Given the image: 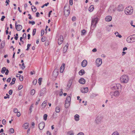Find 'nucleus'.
Masks as SVG:
<instances>
[{
    "label": "nucleus",
    "mask_w": 135,
    "mask_h": 135,
    "mask_svg": "<svg viewBox=\"0 0 135 135\" xmlns=\"http://www.w3.org/2000/svg\"><path fill=\"white\" fill-rule=\"evenodd\" d=\"M120 80L122 83H126L128 81L129 77L127 75H123L121 76Z\"/></svg>",
    "instance_id": "1"
},
{
    "label": "nucleus",
    "mask_w": 135,
    "mask_h": 135,
    "mask_svg": "<svg viewBox=\"0 0 135 135\" xmlns=\"http://www.w3.org/2000/svg\"><path fill=\"white\" fill-rule=\"evenodd\" d=\"M133 12V8L131 6L126 7L125 9V13L127 15H131Z\"/></svg>",
    "instance_id": "2"
},
{
    "label": "nucleus",
    "mask_w": 135,
    "mask_h": 135,
    "mask_svg": "<svg viewBox=\"0 0 135 135\" xmlns=\"http://www.w3.org/2000/svg\"><path fill=\"white\" fill-rule=\"evenodd\" d=\"M127 41L128 43H132L135 41V34L131 35L127 38Z\"/></svg>",
    "instance_id": "3"
},
{
    "label": "nucleus",
    "mask_w": 135,
    "mask_h": 135,
    "mask_svg": "<svg viewBox=\"0 0 135 135\" xmlns=\"http://www.w3.org/2000/svg\"><path fill=\"white\" fill-rule=\"evenodd\" d=\"M98 18L97 17H96L92 20L91 26V27L94 28L95 27L96 25L98 23Z\"/></svg>",
    "instance_id": "4"
},
{
    "label": "nucleus",
    "mask_w": 135,
    "mask_h": 135,
    "mask_svg": "<svg viewBox=\"0 0 135 135\" xmlns=\"http://www.w3.org/2000/svg\"><path fill=\"white\" fill-rule=\"evenodd\" d=\"M119 92L117 90H115L114 92L112 91L110 93V94L112 96V98H113V96L117 97L119 96Z\"/></svg>",
    "instance_id": "5"
},
{
    "label": "nucleus",
    "mask_w": 135,
    "mask_h": 135,
    "mask_svg": "<svg viewBox=\"0 0 135 135\" xmlns=\"http://www.w3.org/2000/svg\"><path fill=\"white\" fill-rule=\"evenodd\" d=\"M66 6L65 5L64 8V15L65 16H69L70 13V10L68 9H66Z\"/></svg>",
    "instance_id": "6"
},
{
    "label": "nucleus",
    "mask_w": 135,
    "mask_h": 135,
    "mask_svg": "<svg viewBox=\"0 0 135 135\" xmlns=\"http://www.w3.org/2000/svg\"><path fill=\"white\" fill-rule=\"evenodd\" d=\"M96 63L98 67L100 66L102 63V59L100 58H98L96 60Z\"/></svg>",
    "instance_id": "7"
},
{
    "label": "nucleus",
    "mask_w": 135,
    "mask_h": 135,
    "mask_svg": "<svg viewBox=\"0 0 135 135\" xmlns=\"http://www.w3.org/2000/svg\"><path fill=\"white\" fill-rule=\"evenodd\" d=\"M63 37L62 36L60 35L58 39V43L59 45H60L62 44L63 41Z\"/></svg>",
    "instance_id": "8"
},
{
    "label": "nucleus",
    "mask_w": 135,
    "mask_h": 135,
    "mask_svg": "<svg viewBox=\"0 0 135 135\" xmlns=\"http://www.w3.org/2000/svg\"><path fill=\"white\" fill-rule=\"evenodd\" d=\"M15 27L17 31H20L22 28V26L20 25H17V22H16L15 23Z\"/></svg>",
    "instance_id": "9"
},
{
    "label": "nucleus",
    "mask_w": 135,
    "mask_h": 135,
    "mask_svg": "<svg viewBox=\"0 0 135 135\" xmlns=\"http://www.w3.org/2000/svg\"><path fill=\"white\" fill-rule=\"evenodd\" d=\"M45 126V123L44 122H42L39 124V128L40 130H42L44 127Z\"/></svg>",
    "instance_id": "10"
},
{
    "label": "nucleus",
    "mask_w": 135,
    "mask_h": 135,
    "mask_svg": "<svg viewBox=\"0 0 135 135\" xmlns=\"http://www.w3.org/2000/svg\"><path fill=\"white\" fill-rule=\"evenodd\" d=\"M58 74V72L57 69H55L54 70L52 74V75L55 78H56Z\"/></svg>",
    "instance_id": "11"
},
{
    "label": "nucleus",
    "mask_w": 135,
    "mask_h": 135,
    "mask_svg": "<svg viewBox=\"0 0 135 135\" xmlns=\"http://www.w3.org/2000/svg\"><path fill=\"white\" fill-rule=\"evenodd\" d=\"M88 91V88L87 87L81 89V91L83 93H86Z\"/></svg>",
    "instance_id": "12"
},
{
    "label": "nucleus",
    "mask_w": 135,
    "mask_h": 135,
    "mask_svg": "<svg viewBox=\"0 0 135 135\" xmlns=\"http://www.w3.org/2000/svg\"><path fill=\"white\" fill-rule=\"evenodd\" d=\"M71 97V94H70L69 95H68L67 97V98L65 102H70Z\"/></svg>",
    "instance_id": "13"
},
{
    "label": "nucleus",
    "mask_w": 135,
    "mask_h": 135,
    "mask_svg": "<svg viewBox=\"0 0 135 135\" xmlns=\"http://www.w3.org/2000/svg\"><path fill=\"white\" fill-rule=\"evenodd\" d=\"M46 90L45 88H43L40 92V96L41 97L44 95V93L45 92Z\"/></svg>",
    "instance_id": "14"
},
{
    "label": "nucleus",
    "mask_w": 135,
    "mask_h": 135,
    "mask_svg": "<svg viewBox=\"0 0 135 135\" xmlns=\"http://www.w3.org/2000/svg\"><path fill=\"white\" fill-rule=\"evenodd\" d=\"M79 82L81 84H84L85 83V80L83 78H81L79 80Z\"/></svg>",
    "instance_id": "15"
},
{
    "label": "nucleus",
    "mask_w": 135,
    "mask_h": 135,
    "mask_svg": "<svg viewBox=\"0 0 135 135\" xmlns=\"http://www.w3.org/2000/svg\"><path fill=\"white\" fill-rule=\"evenodd\" d=\"M87 64V61L85 60H84L81 62V65L83 67H85L86 66Z\"/></svg>",
    "instance_id": "16"
},
{
    "label": "nucleus",
    "mask_w": 135,
    "mask_h": 135,
    "mask_svg": "<svg viewBox=\"0 0 135 135\" xmlns=\"http://www.w3.org/2000/svg\"><path fill=\"white\" fill-rule=\"evenodd\" d=\"M65 66V64L64 63L62 64V65L61 66L60 68V73H62L64 71V66Z\"/></svg>",
    "instance_id": "17"
},
{
    "label": "nucleus",
    "mask_w": 135,
    "mask_h": 135,
    "mask_svg": "<svg viewBox=\"0 0 135 135\" xmlns=\"http://www.w3.org/2000/svg\"><path fill=\"white\" fill-rule=\"evenodd\" d=\"M112 17L110 16H107L105 18V20L109 22L111 20Z\"/></svg>",
    "instance_id": "18"
},
{
    "label": "nucleus",
    "mask_w": 135,
    "mask_h": 135,
    "mask_svg": "<svg viewBox=\"0 0 135 135\" xmlns=\"http://www.w3.org/2000/svg\"><path fill=\"white\" fill-rule=\"evenodd\" d=\"M68 44L67 43V45H66L63 48V52L64 53H65L67 51L68 49Z\"/></svg>",
    "instance_id": "19"
},
{
    "label": "nucleus",
    "mask_w": 135,
    "mask_h": 135,
    "mask_svg": "<svg viewBox=\"0 0 135 135\" xmlns=\"http://www.w3.org/2000/svg\"><path fill=\"white\" fill-rule=\"evenodd\" d=\"M72 83V82L71 81V80L69 81L68 83L67 86V89L68 90L69 89Z\"/></svg>",
    "instance_id": "20"
},
{
    "label": "nucleus",
    "mask_w": 135,
    "mask_h": 135,
    "mask_svg": "<svg viewBox=\"0 0 135 135\" xmlns=\"http://www.w3.org/2000/svg\"><path fill=\"white\" fill-rule=\"evenodd\" d=\"M85 73L84 70L83 69H81L80 70L79 73V74L80 75H82L84 74Z\"/></svg>",
    "instance_id": "21"
},
{
    "label": "nucleus",
    "mask_w": 135,
    "mask_h": 135,
    "mask_svg": "<svg viewBox=\"0 0 135 135\" xmlns=\"http://www.w3.org/2000/svg\"><path fill=\"white\" fill-rule=\"evenodd\" d=\"M123 6L122 5H119L118 6V10L119 11H123Z\"/></svg>",
    "instance_id": "22"
},
{
    "label": "nucleus",
    "mask_w": 135,
    "mask_h": 135,
    "mask_svg": "<svg viewBox=\"0 0 135 135\" xmlns=\"http://www.w3.org/2000/svg\"><path fill=\"white\" fill-rule=\"evenodd\" d=\"M74 117L76 121H79V116L78 115L76 114L74 116Z\"/></svg>",
    "instance_id": "23"
},
{
    "label": "nucleus",
    "mask_w": 135,
    "mask_h": 135,
    "mask_svg": "<svg viewBox=\"0 0 135 135\" xmlns=\"http://www.w3.org/2000/svg\"><path fill=\"white\" fill-rule=\"evenodd\" d=\"M5 44V42L4 41H3L0 46V48L3 49L4 46Z\"/></svg>",
    "instance_id": "24"
},
{
    "label": "nucleus",
    "mask_w": 135,
    "mask_h": 135,
    "mask_svg": "<svg viewBox=\"0 0 135 135\" xmlns=\"http://www.w3.org/2000/svg\"><path fill=\"white\" fill-rule=\"evenodd\" d=\"M70 102H65V107L66 108H68L70 105Z\"/></svg>",
    "instance_id": "25"
},
{
    "label": "nucleus",
    "mask_w": 135,
    "mask_h": 135,
    "mask_svg": "<svg viewBox=\"0 0 135 135\" xmlns=\"http://www.w3.org/2000/svg\"><path fill=\"white\" fill-rule=\"evenodd\" d=\"M32 10V11L35 12L37 10L36 8L34 6H32L31 7Z\"/></svg>",
    "instance_id": "26"
},
{
    "label": "nucleus",
    "mask_w": 135,
    "mask_h": 135,
    "mask_svg": "<svg viewBox=\"0 0 135 135\" xmlns=\"http://www.w3.org/2000/svg\"><path fill=\"white\" fill-rule=\"evenodd\" d=\"M114 34L117 37L118 36L120 38L122 37L121 35H120L117 32H115V33Z\"/></svg>",
    "instance_id": "27"
},
{
    "label": "nucleus",
    "mask_w": 135,
    "mask_h": 135,
    "mask_svg": "<svg viewBox=\"0 0 135 135\" xmlns=\"http://www.w3.org/2000/svg\"><path fill=\"white\" fill-rule=\"evenodd\" d=\"M94 9L93 6V5H91L89 8V10L90 12L92 11Z\"/></svg>",
    "instance_id": "28"
},
{
    "label": "nucleus",
    "mask_w": 135,
    "mask_h": 135,
    "mask_svg": "<svg viewBox=\"0 0 135 135\" xmlns=\"http://www.w3.org/2000/svg\"><path fill=\"white\" fill-rule=\"evenodd\" d=\"M29 126V124L27 123H25L23 125V126L25 129H27Z\"/></svg>",
    "instance_id": "29"
},
{
    "label": "nucleus",
    "mask_w": 135,
    "mask_h": 135,
    "mask_svg": "<svg viewBox=\"0 0 135 135\" xmlns=\"http://www.w3.org/2000/svg\"><path fill=\"white\" fill-rule=\"evenodd\" d=\"M47 103V101H45L43 102L42 103V106L44 108H45L46 106V104Z\"/></svg>",
    "instance_id": "30"
},
{
    "label": "nucleus",
    "mask_w": 135,
    "mask_h": 135,
    "mask_svg": "<svg viewBox=\"0 0 135 135\" xmlns=\"http://www.w3.org/2000/svg\"><path fill=\"white\" fill-rule=\"evenodd\" d=\"M6 70V68L5 67H3L2 69L1 72L3 74L4 73V72Z\"/></svg>",
    "instance_id": "31"
},
{
    "label": "nucleus",
    "mask_w": 135,
    "mask_h": 135,
    "mask_svg": "<svg viewBox=\"0 0 135 135\" xmlns=\"http://www.w3.org/2000/svg\"><path fill=\"white\" fill-rule=\"evenodd\" d=\"M116 89H118L121 87V85L120 84H116Z\"/></svg>",
    "instance_id": "32"
},
{
    "label": "nucleus",
    "mask_w": 135,
    "mask_h": 135,
    "mask_svg": "<svg viewBox=\"0 0 135 135\" xmlns=\"http://www.w3.org/2000/svg\"><path fill=\"white\" fill-rule=\"evenodd\" d=\"M60 111V109L58 107H57L55 108V112L56 113H59Z\"/></svg>",
    "instance_id": "33"
},
{
    "label": "nucleus",
    "mask_w": 135,
    "mask_h": 135,
    "mask_svg": "<svg viewBox=\"0 0 135 135\" xmlns=\"http://www.w3.org/2000/svg\"><path fill=\"white\" fill-rule=\"evenodd\" d=\"M57 115L56 113H54L52 115V117L53 118H57Z\"/></svg>",
    "instance_id": "34"
},
{
    "label": "nucleus",
    "mask_w": 135,
    "mask_h": 135,
    "mask_svg": "<svg viewBox=\"0 0 135 135\" xmlns=\"http://www.w3.org/2000/svg\"><path fill=\"white\" fill-rule=\"evenodd\" d=\"M86 31L84 29L83 30L81 31V35L82 36L84 35L86 33Z\"/></svg>",
    "instance_id": "35"
},
{
    "label": "nucleus",
    "mask_w": 135,
    "mask_h": 135,
    "mask_svg": "<svg viewBox=\"0 0 135 135\" xmlns=\"http://www.w3.org/2000/svg\"><path fill=\"white\" fill-rule=\"evenodd\" d=\"M42 80V78H40L38 79V83L39 85H41V81Z\"/></svg>",
    "instance_id": "36"
},
{
    "label": "nucleus",
    "mask_w": 135,
    "mask_h": 135,
    "mask_svg": "<svg viewBox=\"0 0 135 135\" xmlns=\"http://www.w3.org/2000/svg\"><path fill=\"white\" fill-rule=\"evenodd\" d=\"M46 39V38L45 36H43L41 38V40L42 42H44Z\"/></svg>",
    "instance_id": "37"
},
{
    "label": "nucleus",
    "mask_w": 135,
    "mask_h": 135,
    "mask_svg": "<svg viewBox=\"0 0 135 135\" xmlns=\"http://www.w3.org/2000/svg\"><path fill=\"white\" fill-rule=\"evenodd\" d=\"M47 117V115L46 114H44L43 116V118L45 120H46Z\"/></svg>",
    "instance_id": "38"
},
{
    "label": "nucleus",
    "mask_w": 135,
    "mask_h": 135,
    "mask_svg": "<svg viewBox=\"0 0 135 135\" xmlns=\"http://www.w3.org/2000/svg\"><path fill=\"white\" fill-rule=\"evenodd\" d=\"M112 135H119V133L117 131H116L114 132Z\"/></svg>",
    "instance_id": "39"
},
{
    "label": "nucleus",
    "mask_w": 135,
    "mask_h": 135,
    "mask_svg": "<svg viewBox=\"0 0 135 135\" xmlns=\"http://www.w3.org/2000/svg\"><path fill=\"white\" fill-rule=\"evenodd\" d=\"M35 90L33 89L31 91V94L32 95H33L35 94Z\"/></svg>",
    "instance_id": "40"
},
{
    "label": "nucleus",
    "mask_w": 135,
    "mask_h": 135,
    "mask_svg": "<svg viewBox=\"0 0 135 135\" xmlns=\"http://www.w3.org/2000/svg\"><path fill=\"white\" fill-rule=\"evenodd\" d=\"M33 104H32L30 107V108L29 109V110L30 111V113H31V112L32 108L33 107Z\"/></svg>",
    "instance_id": "41"
},
{
    "label": "nucleus",
    "mask_w": 135,
    "mask_h": 135,
    "mask_svg": "<svg viewBox=\"0 0 135 135\" xmlns=\"http://www.w3.org/2000/svg\"><path fill=\"white\" fill-rule=\"evenodd\" d=\"M68 134L69 135H74V133L73 131H70L68 132Z\"/></svg>",
    "instance_id": "42"
},
{
    "label": "nucleus",
    "mask_w": 135,
    "mask_h": 135,
    "mask_svg": "<svg viewBox=\"0 0 135 135\" xmlns=\"http://www.w3.org/2000/svg\"><path fill=\"white\" fill-rule=\"evenodd\" d=\"M116 84H115V85H113L111 87V89L112 90L116 89Z\"/></svg>",
    "instance_id": "43"
},
{
    "label": "nucleus",
    "mask_w": 135,
    "mask_h": 135,
    "mask_svg": "<svg viewBox=\"0 0 135 135\" xmlns=\"http://www.w3.org/2000/svg\"><path fill=\"white\" fill-rule=\"evenodd\" d=\"M36 31V28H34L33 31L32 32V35L34 36L35 35Z\"/></svg>",
    "instance_id": "44"
},
{
    "label": "nucleus",
    "mask_w": 135,
    "mask_h": 135,
    "mask_svg": "<svg viewBox=\"0 0 135 135\" xmlns=\"http://www.w3.org/2000/svg\"><path fill=\"white\" fill-rule=\"evenodd\" d=\"M29 23L30 24L31 23L32 25H33L35 24V22L34 21H29Z\"/></svg>",
    "instance_id": "45"
},
{
    "label": "nucleus",
    "mask_w": 135,
    "mask_h": 135,
    "mask_svg": "<svg viewBox=\"0 0 135 135\" xmlns=\"http://www.w3.org/2000/svg\"><path fill=\"white\" fill-rule=\"evenodd\" d=\"M9 131L11 133H13L14 132V130L13 128H11L9 130Z\"/></svg>",
    "instance_id": "46"
},
{
    "label": "nucleus",
    "mask_w": 135,
    "mask_h": 135,
    "mask_svg": "<svg viewBox=\"0 0 135 135\" xmlns=\"http://www.w3.org/2000/svg\"><path fill=\"white\" fill-rule=\"evenodd\" d=\"M37 82V79H35L33 81V83L34 85H35Z\"/></svg>",
    "instance_id": "47"
},
{
    "label": "nucleus",
    "mask_w": 135,
    "mask_h": 135,
    "mask_svg": "<svg viewBox=\"0 0 135 135\" xmlns=\"http://www.w3.org/2000/svg\"><path fill=\"white\" fill-rule=\"evenodd\" d=\"M31 45V44H28L27 45V48L26 49V50H28L30 48V47Z\"/></svg>",
    "instance_id": "48"
},
{
    "label": "nucleus",
    "mask_w": 135,
    "mask_h": 135,
    "mask_svg": "<svg viewBox=\"0 0 135 135\" xmlns=\"http://www.w3.org/2000/svg\"><path fill=\"white\" fill-rule=\"evenodd\" d=\"M19 79L20 81H22L23 80V76H21L19 78Z\"/></svg>",
    "instance_id": "49"
},
{
    "label": "nucleus",
    "mask_w": 135,
    "mask_h": 135,
    "mask_svg": "<svg viewBox=\"0 0 135 135\" xmlns=\"http://www.w3.org/2000/svg\"><path fill=\"white\" fill-rule=\"evenodd\" d=\"M60 91L59 93V95H60L61 96L63 94V92H62V89H60Z\"/></svg>",
    "instance_id": "50"
},
{
    "label": "nucleus",
    "mask_w": 135,
    "mask_h": 135,
    "mask_svg": "<svg viewBox=\"0 0 135 135\" xmlns=\"http://www.w3.org/2000/svg\"><path fill=\"white\" fill-rule=\"evenodd\" d=\"M44 33V30L43 29L42 30H41V36H42L43 35Z\"/></svg>",
    "instance_id": "51"
},
{
    "label": "nucleus",
    "mask_w": 135,
    "mask_h": 135,
    "mask_svg": "<svg viewBox=\"0 0 135 135\" xmlns=\"http://www.w3.org/2000/svg\"><path fill=\"white\" fill-rule=\"evenodd\" d=\"M23 87V86L22 85H20L18 89V90H21Z\"/></svg>",
    "instance_id": "52"
},
{
    "label": "nucleus",
    "mask_w": 135,
    "mask_h": 135,
    "mask_svg": "<svg viewBox=\"0 0 135 135\" xmlns=\"http://www.w3.org/2000/svg\"><path fill=\"white\" fill-rule=\"evenodd\" d=\"M22 65L23 66L21 67V68L22 69H24L25 68V66L24 65V63H22Z\"/></svg>",
    "instance_id": "53"
},
{
    "label": "nucleus",
    "mask_w": 135,
    "mask_h": 135,
    "mask_svg": "<svg viewBox=\"0 0 135 135\" xmlns=\"http://www.w3.org/2000/svg\"><path fill=\"white\" fill-rule=\"evenodd\" d=\"M13 112L15 113H17L18 112V110L17 108H15L13 110Z\"/></svg>",
    "instance_id": "54"
},
{
    "label": "nucleus",
    "mask_w": 135,
    "mask_h": 135,
    "mask_svg": "<svg viewBox=\"0 0 135 135\" xmlns=\"http://www.w3.org/2000/svg\"><path fill=\"white\" fill-rule=\"evenodd\" d=\"M5 18V17L4 16H3L2 17V18L1 19V20L2 21H3L4 20V18Z\"/></svg>",
    "instance_id": "55"
},
{
    "label": "nucleus",
    "mask_w": 135,
    "mask_h": 135,
    "mask_svg": "<svg viewBox=\"0 0 135 135\" xmlns=\"http://www.w3.org/2000/svg\"><path fill=\"white\" fill-rule=\"evenodd\" d=\"M10 2V1L9 0H6V3H7V4H6V6H7V5L9 4V2Z\"/></svg>",
    "instance_id": "56"
},
{
    "label": "nucleus",
    "mask_w": 135,
    "mask_h": 135,
    "mask_svg": "<svg viewBox=\"0 0 135 135\" xmlns=\"http://www.w3.org/2000/svg\"><path fill=\"white\" fill-rule=\"evenodd\" d=\"M76 20V17L75 16H73L72 18V20L74 21H75Z\"/></svg>",
    "instance_id": "57"
},
{
    "label": "nucleus",
    "mask_w": 135,
    "mask_h": 135,
    "mask_svg": "<svg viewBox=\"0 0 135 135\" xmlns=\"http://www.w3.org/2000/svg\"><path fill=\"white\" fill-rule=\"evenodd\" d=\"M12 90H10L9 91V93L10 95H12Z\"/></svg>",
    "instance_id": "58"
},
{
    "label": "nucleus",
    "mask_w": 135,
    "mask_h": 135,
    "mask_svg": "<svg viewBox=\"0 0 135 135\" xmlns=\"http://www.w3.org/2000/svg\"><path fill=\"white\" fill-rule=\"evenodd\" d=\"M22 36L23 38H26V34L25 33H24L22 35Z\"/></svg>",
    "instance_id": "59"
},
{
    "label": "nucleus",
    "mask_w": 135,
    "mask_h": 135,
    "mask_svg": "<svg viewBox=\"0 0 135 135\" xmlns=\"http://www.w3.org/2000/svg\"><path fill=\"white\" fill-rule=\"evenodd\" d=\"M6 71L5 73V74L6 75H7L8 74V73L9 72V71L7 69H6Z\"/></svg>",
    "instance_id": "60"
},
{
    "label": "nucleus",
    "mask_w": 135,
    "mask_h": 135,
    "mask_svg": "<svg viewBox=\"0 0 135 135\" xmlns=\"http://www.w3.org/2000/svg\"><path fill=\"white\" fill-rule=\"evenodd\" d=\"M73 0H70L69 1V4L70 5H73Z\"/></svg>",
    "instance_id": "61"
},
{
    "label": "nucleus",
    "mask_w": 135,
    "mask_h": 135,
    "mask_svg": "<svg viewBox=\"0 0 135 135\" xmlns=\"http://www.w3.org/2000/svg\"><path fill=\"white\" fill-rule=\"evenodd\" d=\"M6 120L4 119H3L2 120V123L3 124H6Z\"/></svg>",
    "instance_id": "62"
},
{
    "label": "nucleus",
    "mask_w": 135,
    "mask_h": 135,
    "mask_svg": "<svg viewBox=\"0 0 135 135\" xmlns=\"http://www.w3.org/2000/svg\"><path fill=\"white\" fill-rule=\"evenodd\" d=\"M77 135H84V134L83 132H80Z\"/></svg>",
    "instance_id": "63"
},
{
    "label": "nucleus",
    "mask_w": 135,
    "mask_h": 135,
    "mask_svg": "<svg viewBox=\"0 0 135 135\" xmlns=\"http://www.w3.org/2000/svg\"><path fill=\"white\" fill-rule=\"evenodd\" d=\"M46 134L49 135H52L51 132L49 131H47L46 133Z\"/></svg>",
    "instance_id": "64"
}]
</instances>
